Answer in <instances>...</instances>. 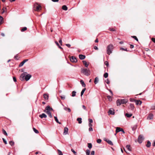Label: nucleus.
<instances>
[{
    "label": "nucleus",
    "mask_w": 155,
    "mask_h": 155,
    "mask_svg": "<svg viewBox=\"0 0 155 155\" xmlns=\"http://www.w3.org/2000/svg\"><path fill=\"white\" fill-rule=\"evenodd\" d=\"M53 110V109L51 107L49 106H48L46 107L45 109L44 110V111L46 112L50 118H51L52 117V116L50 111Z\"/></svg>",
    "instance_id": "nucleus-1"
},
{
    "label": "nucleus",
    "mask_w": 155,
    "mask_h": 155,
    "mask_svg": "<svg viewBox=\"0 0 155 155\" xmlns=\"http://www.w3.org/2000/svg\"><path fill=\"white\" fill-rule=\"evenodd\" d=\"M113 45L112 44H110L108 45L107 48V53L110 55L112 52V50L113 49Z\"/></svg>",
    "instance_id": "nucleus-2"
},
{
    "label": "nucleus",
    "mask_w": 155,
    "mask_h": 155,
    "mask_svg": "<svg viewBox=\"0 0 155 155\" xmlns=\"http://www.w3.org/2000/svg\"><path fill=\"white\" fill-rule=\"evenodd\" d=\"M33 7L35 11L38 12L41 9V6L37 2H35L34 5Z\"/></svg>",
    "instance_id": "nucleus-3"
},
{
    "label": "nucleus",
    "mask_w": 155,
    "mask_h": 155,
    "mask_svg": "<svg viewBox=\"0 0 155 155\" xmlns=\"http://www.w3.org/2000/svg\"><path fill=\"white\" fill-rule=\"evenodd\" d=\"M81 72L84 75L88 76L90 74V71L89 69H81Z\"/></svg>",
    "instance_id": "nucleus-4"
},
{
    "label": "nucleus",
    "mask_w": 155,
    "mask_h": 155,
    "mask_svg": "<svg viewBox=\"0 0 155 155\" xmlns=\"http://www.w3.org/2000/svg\"><path fill=\"white\" fill-rule=\"evenodd\" d=\"M27 73L26 72H24V73H22L21 74L20 79L21 81H22L25 80V78L26 74H27Z\"/></svg>",
    "instance_id": "nucleus-5"
},
{
    "label": "nucleus",
    "mask_w": 155,
    "mask_h": 155,
    "mask_svg": "<svg viewBox=\"0 0 155 155\" xmlns=\"http://www.w3.org/2000/svg\"><path fill=\"white\" fill-rule=\"evenodd\" d=\"M144 140L143 136L142 135H140L138 137V142L140 143H141Z\"/></svg>",
    "instance_id": "nucleus-6"
},
{
    "label": "nucleus",
    "mask_w": 155,
    "mask_h": 155,
    "mask_svg": "<svg viewBox=\"0 0 155 155\" xmlns=\"http://www.w3.org/2000/svg\"><path fill=\"white\" fill-rule=\"evenodd\" d=\"M70 60L72 62L76 63L77 61V60L76 58L74 56H72L70 58Z\"/></svg>",
    "instance_id": "nucleus-7"
},
{
    "label": "nucleus",
    "mask_w": 155,
    "mask_h": 155,
    "mask_svg": "<svg viewBox=\"0 0 155 155\" xmlns=\"http://www.w3.org/2000/svg\"><path fill=\"white\" fill-rule=\"evenodd\" d=\"M104 140L107 142L109 144L111 145H113V144L112 143V142L110 140H109V139H107L106 138H104Z\"/></svg>",
    "instance_id": "nucleus-8"
},
{
    "label": "nucleus",
    "mask_w": 155,
    "mask_h": 155,
    "mask_svg": "<svg viewBox=\"0 0 155 155\" xmlns=\"http://www.w3.org/2000/svg\"><path fill=\"white\" fill-rule=\"evenodd\" d=\"M31 77V76L30 74H28L27 75H26V74L25 78V80L26 81H28L30 78Z\"/></svg>",
    "instance_id": "nucleus-9"
},
{
    "label": "nucleus",
    "mask_w": 155,
    "mask_h": 155,
    "mask_svg": "<svg viewBox=\"0 0 155 155\" xmlns=\"http://www.w3.org/2000/svg\"><path fill=\"white\" fill-rule=\"evenodd\" d=\"M68 129L67 127H65L64 129L63 134L64 135H66L68 134Z\"/></svg>",
    "instance_id": "nucleus-10"
},
{
    "label": "nucleus",
    "mask_w": 155,
    "mask_h": 155,
    "mask_svg": "<svg viewBox=\"0 0 155 155\" xmlns=\"http://www.w3.org/2000/svg\"><path fill=\"white\" fill-rule=\"evenodd\" d=\"M28 61V59H25L22 62H21L19 65V67H21L22 66L24 63Z\"/></svg>",
    "instance_id": "nucleus-11"
},
{
    "label": "nucleus",
    "mask_w": 155,
    "mask_h": 155,
    "mask_svg": "<svg viewBox=\"0 0 155 155\" xmlns=\"http://www.w3.org/2000/svg\"><path fill=\"white\" fill-rule=\"evenodd\" d=\"M112 109V110L111 109H110L108 111V113L109 114L113 115L114 114L115 112L114 111V110L113 109Z\"/></svg>",
    "instance_id": "nucleus-12"
},
{
    "label": "nucleus",
    "mask_w": 155,
    "mask_h": 155,
    "mask_svg": "<svg viewBox=\"0 0 155 155\" xmlns=\"http://www.w3.org/2000/svg\"><path fill=\"white\" fill-rule=\"evenodd\" d=\"M121 104H125L127 102V100L126 99H120Z\"/></svg>",
    "instance_id": "nucleus-13"
},
{
    "label": "nucleus",
    "mask_w": 155,
    "mask_h": 155,
    "mask_svg": "<svg viewBox=\"0 0 155 155\" xmlns=\"http://www.w3.org/2000/svg\"><path fill=\"white\" fill-rule=\"evenodd\" d=\"M39 117L41 118H46L47 116L46 115L44 114V113H42V114H40L39 115Z\"/></svg>",
    "instance_id": "nucleus-14"
},
{
    "label": "nucleus",
    "mask_w": 155,
    "mask_h": 155,
    "mask_svg": "<svg viewBox=\"0 0 155 155\" xmlns=\"http://www.w3.org/2000/svg\"><path fill=\"white\" fill-rule=\"evenodd\" d=\"M79 58L81 60H83L85 58L86 56L85 55L79 54Z\"/></svg>",
    "instance_id": "nucleus-15"
},
{
    "label": "nucleus",
    "mask_w": 155,
    "mask_h": 155,
    "mask_svg": "<svg viewBox=\"0 0 155 155\" xmlns=\"http://www.w3.org/2000/svg\"><path fill=\"white\" fill-rule=\"evenodd\" d=\"M153 115L152 114H150L147 117V119H149L150 120H151L153 119Z\"/></svg>",
    "instance_id": "nucleus-16"
},
{
    "label": "nucleus",
    "mask_w": 155,
    "mask_h": 155,
    "mask_svg": "<svg viewBox=\"0 0 155 155\" xmlns=\"http://www.w3.org/2000/svg\"><path fill=\"white\" fill-rule=\"evenodd\" d=\"M135 102L137 105H141L142 103L141 101L138 100H136Z\"/></svg>",
    "instance_id": "nucleus-17"
},
{
    "label": "nucleus",
    "mask_w": 155,
    "mask_h": 155,
    "mask_svg": "<svg viewBox=\"0 0 155 155\" xmlns=\"http://www.w3.org/2000/svg\"><path fill=\"white\" fill-rule=\"evenodd\" d=\"M117 106H120L121 104L120 99H118L116 101Z\"/></svg>",
    "instance_id": "nucleus-18"
},
{
    "label": "nucleus",
    "mask_w": 155,
    "mask_h": 155,
    "mask_svg": "<svg viewBox=\"0 0 155 155\" xmlns=\"http://www.w3.org/2000/svg\"><path fill=\"white\" fill-rule=\"evenodd\" d=\"M129 108L131 110H133L134 108V105L132 104H130V106Z\"/></svg>",
    "instance_id": "nucleus-19"
},
{
    "label": "nucleus",
    "mask_w": 155,
    "mask_h": 155,
    "mask_svg": "<svg viewBox=\"0 0 155 155\" xmlns=\"http://www.w3.org/2000/svg\"><path fill=\"white\" fill-rule=\"evenodd\" d=\"M64 109L66 111H68L69 112H70L71 111V109L69 108L66 107H64Z\"/></svg>",
    "instance_id": "nucleus-20"
},
{
    "label": "nucleus",
    "mask_w": 155,
    "mask_h": 155,
    "mask_svg": "<svg viewBox=\"0 0 155 155\" xmlns=\"http://www.w3.org/2000/svg\"><path fill=\"white\" fill-rule=\"evenodd\" d=\"M43 97L45 100H47L48 98V95L47 94H44Z\"/></svg>",
    "instance_id": "nucleus-21"
},
{
    "label": "nucleus",
    "mask_w": 155,
    "mask_h": 155,
    "mask_svg": "<svg viewBox=\"0 0 155 155\" xmlns=\"http://www.w3.org/2000/svg\"><path fill=\"white\" fill-rule=\"evenodd\" d=\"M99 81V78L98 77H96L95 78L94 83L95 84H97Z\"/></svg>",
    "instance_id": "nucleus-22"
},
{
    "label": "nucleus",
    "mask_w": 155,
    "mask_h": 155,
    "mask_svg": "<svg viewBox=\"0 0 155 155\" xmlns=\"http://www.w3.org/2000/svg\"><path fill=\"white\" fill-rule=\"evenodd\" d=\"M80 83L82 87H84L86 86L83 80L80 81Z\"/></svg>",
    "instance_id": "nucleus-23"
},
{
    "label": "nucleus",
    "mask_w": 155,
    "mask_h": 155,
    "mask_svg": "<svg viewBox=\"0 0 155 155\" xmlns=\"http://www.w3.org/2000/svg\"><path fill=\"white\" fill-rule=\"evenodd\" d=\"M121 129V128L120 127H116V133H117L121 131V130L120 129Z\"/></svg>",
    "instance_id": "nucleus-24"
},
{
    "label": "nucleus",
    "mask_w": 155,
    "mask_h": 155,
    "mask_svg": "<svg viewBox=\"0 0 155 155\" xmlns=\"http://www.w3.org/2000/svg\"><path fill=\"white\" fill-rule=\"evenodd\" d=\"M77 120L78 121V123L81 124L82 123V118L81 117H79L77 118Z\"/></svg>",
    "instance_id": "nucleus-25"
},
{
    "label": "nucleus",
    "mask_w": 155,
    "mask_h": 155,
    "mask_svg": "<svg viewBox=\"0 0 155 155\" xmlns=\"http://www.w3.org/2000/svg\"><path fill=\"white\" fill-rule=\"evenodd\" d=\"M82 62L83 64L86 67H87L88 66V64H87V63L85 61H83Z\"/></svg>",
    "instance_id": "nucleus-26"
},
{
    "label": "nucleus",
    "mask_w": 155,
    "mask_h": 155,
    "mask_svg": "<svg viewBox=\"0 0 155 155\" xmlns=\"http://www.w3.org/2000/svg\"><path fill=\"white\" fill-rule=\"evenodd\" d=\"M54 118L55 121H56V122L57 123H58L60 124H61V123L59 121L57 117L56 116H54Z\"/></svg>",
    "instance_id": "nucleus-27"
},
{
    "label": "nucleus",
    "mask_w": 155,
    "mask_h": 155,
    "mask_svg": "<svg viewBox=\"0 0 155 155\" xmlns=\"http://www.w3.org/2000/svg\"><path fill=\"white\" fill-rule=\"evenodd\" d=\"M62 9L65 11H67L68 10V7L65 5H64L62 7Z\"/></svg>",
    "instance_id": "nucleus-28"
},
{
    "label": "nucleus",
    "mask_w": 155,
    "mask_h": 155,
    "mask_svg": "<svg viewBox=\"0 0 155 155\" xmlns=\"http://www.w3.org/2000/svg\"><path fill=\"white\" fill-rule=\"evenodd\" d=\"M86 90V88H84L81 91V97L82 96V95L83 94L84 91Z\"/></svg>",
    "instance_id": "nucleus-29"
},
{
    "label": "nucleus",
    "mask_w": 155,
    "mask_h": 155,
    "mask_svg": "<svg viewBox=\"0 0 155 155\" xmlns=\"http://www.w3.org/2000/svg\"><path fill=\"white\" fill-rule=\"evenodd\" d=\"M151 145V143L149 141H148L147 142V143L146 144V146L147 147H149Z\"/></svg>",
    "instance_id": "nucleus-30"
},
{
    "label": "nucleus",
    "mask_w": 155,
    "mask_h": 155,
    "mask_svg": "<svg viewBox=\"0 0 155 155\" xmlns=\"http://www.w3.org/2000/svg\"><path fill=\"white\" fill-rule=\"evenodd\" d=\"M3 18L1 16H0V25L3 23Z\"/></svg>",
    "instance_id": "nucleus-31"
},
{
    "label": "nucleus",
    "mask_w": 155,
    "mask_h": 155,
    "mask_svg": "<svg viewBox=\"0 0 155 155\" xmlns=\"http://www.w3.org/2000/svg\"><path fill=\"white\" fill-rule=\"evenodd\" d=\"M2 133L6 136H7L8 135V134L6 132V131L5 130L3 129L2 130Z\"/></svg>",
    "instance_id": "nucleus-32"
},
{
    "label": "nucleus",
    "mask_w": 155,
    "mask_h": 155,
    "mask_svg": "<svg viewBox=\"0 0 155 155\" xmlns=\"http://www.w3.org/2000/svg\"><path fill=\"white\" fill-rule=\"evenodd\" d=\"M76 92L75 91H73L72 93L71 96L73 97H75L76 96Z\"/></svg>",
    "instance_id": "nucleus-33"
},
{
    "label": "nucleus",
    "mask_w": 155,
    "mask_h": 155,
    "mask_svg": "<svg viewBox=\"0 0 155 155\" xmlns=\"http://www.w3.org/2000/svg\"><path fill=\"white\" fill-rule=\"evenodd\" d=\"M90 150L87 149L86 151V153L87 155H90Z\"/></svg>",
    "instance_id": "nucleus-34"
},
{
    "label": "nucleus",
    "mask_w": 155,
    "mask_h": 155,
    "mask_svg": "<svg viewBox=\"0 0 155 155\" xmlns=\"http://www.w3.org/2000/svg\"><path fill=\"white\" fill-rule=\"evenodd\" d=\"M132 116V114H129L128 113H126L125 114V116L128 117H130Z\"/></svg>",
    "instance_id": "nucleus-35"
},
{
    "label": "nucleus",
    "mask_w": 155,
    "mask_h": 155,
    "mask_svg": "<svg viewBox=\"0 0 155 155\" xmlns=\"http://www.w3.org/2000/svg\"><path fill=\"white\" fill-rule=\"evenodd\" d=\"M33 131H34L36 134H38L39 133V131H38V130H37V129H36L35 128H33Z\"/></svg>",
    "instance_id": "nucleus-36"
},
{
    "label": "nucleus",
    "mask_w": 155,
    "mask_h": 155,
    "mask_svg": "<svg viewBox=\"0 0 155 155\" xmlns=\"http://www.w3.org/2000/svg\"><path fill=\"white\" fill-rule=\"evenodd\" d=\"M9 144L11 146H12L14 144V142L13 141H10L9 142Z\"/></svg>",
    "instance_id": "nucleus-37"
},
{
    "label": "nucleus",
    "mask_w": 155,
    "mask_h": 155,
    "mask_svg": "<svg viewBox=\"0 0 155 155\" xmlns=\"http://www.w3.org/2000/svg\"><path fill=\"white\" fill-rule=\"evenodd\" d=\"M88 147L89 149H91L92 147V144L91 143H88Z\"/></svg>",
    "instance_id": "nucleus-38"
},
{
    "label": "nucleus",
    "mask_w": 155,
    "mask_h": 155,
    "mask_svg": "<svg viewBox=\"0 0 155 155\" xmlns=\"http://www.w3.org/2000/svg\"><path fill=\"white\" fill-rule=\"evenodd\" d=\"M108 73H105L104 74V77L105 78H106L108 77Z\"/></svg>",
    "instance_id": "nucleus-39"
},
{
    "label": "nucleus",
    "mask_w": 155,
    "mask_h": 155,
    "mask_svg": "<svg viewBox=\"0 0 155 155\" xmlns=\"http://www.w3.org/2000/svg\"><path fill=\"white\" fill-rule=\"evenodd\" d=\"M27 28L26 27H23L21 30V31H24L27 30Z\"/></svg>",
    "instance_id": "nucleus-40"
},
{
    "label": "nucleus",
    "mask_w": 155,
    "mask_h": 155,
    "mask_svg": "<svg viewBox=\"0 0 155 155\" xmlns=\"http://www.w3.org/2000/svg\"><path fill=\"white\" fill-rule=\"evenodd\" d=\"M136 100H135L132 98H130V102H135Z\"/></svg>",
    "instance_id": "nucleus-41"
},
{
    "label": "nucleus",
    "mask_w": 155,
    "mask_h": 155,
    "mask_svg": "<svg viewBox=\"0 0 155 155\" xmlns=\"http://www.w3.org/2000/svg\"><path fill=\"white\" fill-rule=\"evenodd\" d=\"M130 146L129 145H127L126 146V148L129 151H131V150L130 149Z\"/></svg>",
    "instance_id": "nucleus-42"
},
{
    "label": "nucleus",
    "mask_w": 155,
    "mask_h": 155,
    "mask_svg": "<svg viewBox=\"0 0 155 155\" xmlns=\"http://www.w3.org/2000/svg\"><path fill=\"white\" fill-rule=\"evenodd\" d=\"M58 153L59 155H63L62 152L60 150H58Z\"/></svg>",
    "instance_id": "nucleus-43"
},
{
    "label": "nucleus",
    "mask_w": 155,
    "mask_h": 155,
    "mask_svg": "<svg viewBox=\"0 0 155 155\" xmlns=\"http://www.w3.org/2000/svg\"><path fill=\"white\" fill-rule=\"evenodd\" d=\"M132 37L133 38L135 39L136 41H138V38L136 36H132Z\"/></svg>",
    "instance_id": "nucleus-44"
},
{
    "label": "nucleus",
    "mask_w": 155,
    "mask_h": 155,
    "mask_svg": "<svg viewBox=\"0 0 155 155\" xmlns=\"http://www.w3.org/2000/svg\"><path fill=\"white\" fill-rule=\"evenodd\" d=\"M107 98L110 101H111L112 100L111 99V97L110 95H108L107 96Z\"/></svg>",
    "instance_id": "nucleus-45"
},
{
    "label": "nucleus",
    "mask_w": 155,
    "mask_h": 155,
    "mask_svg": "<svg viewBox=\"0 0 155 155\" xmlns=\"http://www.w3.org/2000/svg\"><path fill=\"white\" fill-rule=\"evenodd\" d=\"M97 142L98 143H100L101 142V139H98L97 140Z\"/></svg>",
    "instance_id": "nucleus-46"
},
{
    "label": "nucleus",
    "mask_w": 155,
    "mask_h": 155,
    "mask_svg": "<svg viewBox=\"0 0 155 155\" xmlns=\"http://www.w3.org/2000/svg\"><path fill=\"white\" fill-rule=\"evenodd\" d=\"M60 97L62 100H64L65 99V96L64 95L60 96Z\"/></svg>",
    "instance_id": "nucleus-47"
},
{
    "label": "nucleus",
    "mask_w": 155,
    "mask_h": 155,
    "mask_svg": "<svg viewBox=\"0 0 155 155\" xmlns=\"http://www.w3.org/2000/svg\"><path fill=\"white\" fill-rule=\"evenodd\" d=\"M109 30L111 31H115V29H114L113 28H109Z\"/></svg>",
    "instance_id": "nucleus-48"
},
{
    "label": "nucleus",
    "mask_w": 155,
    "mask_h": 155,
    "mask_svg": "<svg viewBox=\"0 0 155 155\" xmlns=\"http://www.w3.org/2000/svg\"><path fill=\"white\" fill-rule=\"evenodd\" d=\"M3 140V142H4V143L5 144H7V141L5 140L4 138H3L2 139Z\"/></svg>",
    "instance_id": "nucleus-49"
},
{
    "label": "nucleus",
    "mask_w": 155,
    "mask_h": 155,
    "mask_svg": "<svg viewBox=\"0 0 155 155\" xmlns=\"http://www.w3.org/2000/svg\"><path fill=\"white\" fill-rule=\"evenodd\" d=\"M105 64L107 67H108L109 66V64L108 62V61H107L105 62Z\"/></svg>",
    "instance_id": "nucleus-50"
},
{
    "label": "nucleus",
    "mask_w": 155,
    "mask_h": 155,
    "mask_svg": "<svg viewBox=\"0 0 155 155\" xmlns=\"http://www.w3.org/2000/svg\"><path fill=\"white\" fill-rule=\"evenodd\" d=\"M88 120L90 123H92L93 122V120L92 119H89Z\"/></svg>",
    "instance_id": "nucleus-51"
},
{
    "label": "nucleus",
    "mask_w": 155,
    "mask_h": 155,
    "mask_svg": "<svg viewBox=\"0 0 155 155\" xmlns=\"http://www.w3.org/2000/svg\"><path fill=\"white\" fill-rule=\"evenodd\" d=\"M95 152L94 151H92L91 152V155H94Z\"/></svg>",
    "instance_id": "nucleus-52"
},
{
    "label": "nucleus",
    "mask_w": 155,
    "mask_h": 155,
    "mask_svg": "<svg viewBox=\"0 0 155 155\" xmlns=\"http://www.w3.org/2000/svg\"><path fill=\"white\" fill-rule=\"evenodd\" d=\"M59 43L61 45H62V39H60V40H59Z\"/></svg>",
    "instance_id": "nucleus-53"
},
{
    "label": "nucleus",
    "mask_w": 155,
    "mask_h": 155,
    "mask_svg": "<svg viewBox=\"0 0 155 155\" xmlns=\"http://www.w3.org/2000/svg\"><path fill=\"white\" fill-rule=\"evenodd\" d=\"M65 45L68 47V48H70L71 47V45L69 44H67Z\"/></svg>",
    "instance_id": "nucleus-54"
},
{
    "label": "nucleus",
    "mask_w": 155,
    "mask_h": 155,
    "mask_svg": "<svg viewBox=\"0 0 155 155\" xmlns=\"http://www.w3.org/2000/svg\"><path fill=\"white\" fill-rule=\"evenodd\" d=\"M94 49L96 50H98V48H97V46H95L94 47Z\"/></svg>",
    "instance_id": "nucleus-55"
},
{
    "label": "nucleus",
    "mask_w": 155,
    "mask_h": 155,
    "mask_svg": "<svg viewBox=\"0 0 155 155\" xmlns=\"http://www.w3.org/2000/svg\"><path fill=\"white\" fill-rule=\"evenodd\" d=\"M71 151L72 152H73L74 154H76V152L73 149H71Z\"/></svg>",
    "instance_id": "nucleus-56"
},
{
    "label": "nucleus",
    "mask_w": 155,
    "mask_h": 155,
    "mask_svg": "<svg viewBox=\"0 0 155 155\" xmlns=\"http://www.w3.org/2000/svg\"><path fill=\"white\" fill-rule=\"evenodd\" d=\"M106 82L107 84H109L110 83V81H109L108 79H107V81Z\"/></svg>",
    "instance_id": "nucleus-57"
},
{
    "label": "nucleus",
    "mask_w": 155,
    "mask_h": 155,
    "mask_svg": "<svg viewBox=\"0 0 155 155\" xmlns=\"http://www.w3.org/2000/svg\"><path fill=\"white\" fill-rule=\"evenodd\" d=\"M89 131H93V128L92 127H90L89 128Z\"/></svg>",
    "instance_id": "nucleus-58"
},
{
    "label": "nucleus",
    "mask_w": 155,
    "mask_h": 155,
    "mask_svg": "<svg viewBox=\"0 0 155 155\" xmlns=\"http://www.w3.org/2000/svg\"><path fill=\"white\" fill-rule=\"evenodd\" d=\"M13 80L15 82H16V78L15 77H13Z\"/></svg>",
    "instance_id": "nucleus-59"
},
{
    "label": "nucleus",
    "mask_w": 155,
    "mask_h": 155,
    "mask_svg": "<svg viewBox=\"0 0 155 155\" xmlns=\"http://www.w3.org/2000/svg\"><path fill=\"white\" fill-rule=\"evenodd\" d=\"M120 49H121L123 50H124V51H127V49H124L123 48H120Z\"/></svg>",
    "instance_id": "nucleus-60"
},
{
    "label": "nucleus",
    "mask_w": 155,
    "mask_h": 155,
    "mask_svg": "<svg viewBox=\"0 0 155 155\" xmlns=\"http://www.w3.org/2000/svg\"><path fill=\"white\" fill-rule=\"evenodd\" d=\"M82 107H83V108L85 110H86V107H85V106H84V105H83L82 106Z\"/></svg>",
    "instance_id": "nucleus-61"
},
{
    "label": "nucleus",
    "mask_w": 155,
    "mask_h": 155,
    "mask_svg": "<svg viewBox=\"0 0 155 155\" xmlns=\"http://www.w3.org/2000/svg\"><path fill=\"white\" fill-rule=\"evenodd\" d=\"M134 47V45H130V48H133Z\"/></svg>",
    "instance_id": "nucleus-62"
},
{
    "label": "nucleus",
    "mask_w": 155,
    "mask_h": 155,
    "mask_svg": "<svg viewBox=\"0 0 155 155\" xmlns=\"http://www.w3.org/2000/svg\"><path fill=\"white\" fill-rule=\"evenodd\" d=\"M151 39H152V41L153 42H154V43H155V38H152Z\"/></svg>",
    "instance_id": "nucleus-63"
},
{
    "label": "nucleus",
    "mask_w": 155,
    "mask_h": 155,
    "mask_svg": "<svg viewBox=\"0 0 155 155\" xmlns=\"http://www.w3.org/2000/svg\"><path fill=\"white\" fill-rule=\"evenodd\" d=\"M109 91H110V93L113 96V92H112L111 90L109 89Z\"/></svg>",
    "instance_id": "nucleus-64"
}]
</instances>
